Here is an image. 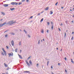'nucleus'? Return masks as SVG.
Segmentation results:
<instances>
[{
  "label": "nucleus",
  "instance_id": "nucleus-29",
  "mask_svg": "<svg viewBox=\"0 0 74 74\" xmlns=\"http://www.w3.org/2000/svg\"><path fill=\"white\" fill-rule=\"evenodd\" d=\"M41 33H44V30H43V29H42L41 31Z\"/></svg>",
  "mask_w": 74,
  "mask_h": 74
},
{
  "label": "nucleus",
  "instance_id": "nucleus-3",
  "mask_svg": "<svg viewBox=\"0 0 74 74\" xmlns=\"http://www.w3.org/2000/svg\"><path fill=\"white\" fill-rule=\"evenodd\" d=\"M25 62H26V64H27V66H29V67L30 64H29V63L27 62V60H25Z\"/></svg>",
  "mask_w": 74,
  "mask_h": 74
},
{
  "label": "nucleus",
  "instance_id": "nucleus-51",
  "mask_svg": "<svg viewBox=\"0 0 74 74\" xmlns=\"http://www.w3.org/2000/svg\"><path fill=\"white\" fill-rule=\"evenodd\" d=\"M5 74H8V72H6Z\"/></svg>",
  "mask_w": 74,
  "mask_h": 74
},
{
  "label": "nucleus",
  "instance_id": "nucleus-28",
  "mask_svg": "<svg viewBox=\"0 0 74 74\" xmlns=\"http://www.w3.org/2000/svg\"><path fill=\"white\" fill-rule=\"evenodd\" d=\"M19 45L21 46V41L19 43Z\"/></svg>",
  "mask_w": 74,
  "mask_h": 74
},
{
  "label": "nucleus",
  "instance_id": "nucleus-4",
  "mask_svg": "<svg viewBox=\"0 0 74 74\" xmlns=\"http://www.w3.org/2000/svg\"><path fill=\"white\" fill-rule=\"evenodd\" d=\"M11 43L12 46H14V41L13 40H12L11 42Z\"/></svg>",
  "mask_w": 74,
  "mask_h": 74
},
{
  "label": "nucleus",
  "instance_id": "nucleus-21",
  "mask_svg": "<svg viewBox=\"0 0 74 74\" xmlns=\"http://www.w3.org/2000/svg\"><path fill=\"white\" fill-rule=\"evenodd\" d=\"M24 32H25V33L26 34H27V32H26V30H25V29L24 30Z\"/></svg>",
  "mask_w": 74,
  "mask_h": 74
},
{
  "label": "nucleus",
  "instance_id": "nucleus-34",
  "mask_svg": "<svg viewBox=\"0 0 74 74\" xmlns=\"http://www.w3.org/2000/svg\"><path fill=\"white\" fill-rule=\"evenodd\" d=\"M27 36L28 37L30 38V35H29V34Z\"/></svg>",
  "mask_w": 74,
  "mask_h": 74
},
{
  "label": "nucleus",
  "instance_id": "nucleus-9",
  "mask_svg": "<svg viewBox=\"0 0 74 74\" xmlns=\"http://www.w3.org/2000/svg\"><path fill=\"white\" fill-rule=\"evenodd\" d=\"M10 34L11 35H15V34L13 32H11L10 33Z\"/></svg>",
  "mask_w": 74,
  "mask_h": 74
},
{
  "label": "nucleus",
  "instance_id": "nucleus-18",
  "mask_svg": "<svg viewBox=\"0 0 74 74\" xmlns=\"http://www.w3.org/2000/svg\"><path fill=\"white\" fill-rule=\"evenodd\" d=\"M38 44H40V40H39L38 41Z\"/></svg>",
  "mask_w": 74,
  "mask_h": 74
},
{
  "label": "nucleus",
  "instance_id": "nucleus-58",
  "mask_svg": "<svg viewBox=\"0 0 74 74\" xmlns=\"http://www.w3.org/2000/svg\"><path fill=\"white\" fill-rule=\"evenodd\" d=\"M56 49H57V50H58V49H58V47H57L56 48Z\"/></svg>",
  "mask_w": 74,
  "mask_h": 74
},
{
  "label": "nucleus",
  "instance_id": "nucleus-50",
  "mask_svg": "<svg viewBox=\"0 0 74 74\" xmlns=\"http://www.w3.org/2000/svg\"><path fill=\"white\" fill-rule=\"evenodd\" d=\"M32 18H33V16H31L30 17V18L31 19H32Z\"/></svg>",
  "mask_w": 74,
  "mask_h": 74
},
{
  "label": "nucleus",
  "instance_id": "nucleus-20",
  "mask_svg": "<svg viewBox=\"0 0 74 74\" xmlns=\"http://www.w3.org/2000/svg\"><path fill=\"white\" fill-rule=\"evenodd\" d=\"M18 50V49H16L15 50V52H18L17 50Z\"/></svg>",
  "mask_w": 74,
  "mask_h": 74
},
{
  "label": "nucleus",
  "instance_id": "nucleus-36",
  "mask_svg": "<svg viewBox=\"0 0 74 74\" xmlns=\"http://www.w3.org/2000/svg\"><path fill=\"white\" fill-rule=\"evenodd\" d=\"M66 35V32H65V33H64V37H65Z\"/></svg>",
  "mask_w": 74,
  "mask_h": 74
},
{
  "label": "nucleus",
  "instance_id": "nucleus-2",
  "mask_svg": "<svg viewBox=\"0 0 74 74\" xmlns=\"http://www.w3.org/2000/svg\"><path fill=\"white\" fill-rule=\"evenodd\" d=\"M8 55H9V57H10L11 56H13V53H8Z\"/></svg>",
  "mask_w": 74,
  "mask_h": 74
},
{
  "label": "nucleus",
  "instance_id": "nucleus-39",
  "mask_svg": "<svg viewBox=\"0 0 74 74\" xmlns=\"http://www.w3.org/2000/svg\"><path fill=\"white\" fill-rule=\"evenodd\" d=\"M3 26L2 25V24H0V27H2Z\"/></svg>",
  "mask_w": 74,
  "mask_h": 74
},
{
  "label": "nucleus",
  "instance_id": "nucleus-37",
  "mask_svg": "<svg viewBox=\"0 0 74 74\" xmlns=\"http://www.w3.org/2000/svg\"><path fill=\"white\" fill-rule=\"evenodd\" d=\"M64 59H65V60H67V58L66 57H65Z\"/></svg>",
  "mask_w": 74,
  "mask_h": 74
},
{
  "label": "nucleus",
  "instance_id": "nucleus-26",
  "mask_svg": "<svg viewBox=\"0 0 74 74\" xmlns=\"http://www.w3.org/2000/svg\"><path fill=\"white\" fill-rule=\"evenodd\" d=\"M30 58H31V56H30L27 59V60H29L30 59Z\"/></svg>",
  "mask_w": 74,
  "mask_h": 74
},
{
  "label": "nucleus",
  "instance_id": "nucleus-48",
  "mask_svg": "<svg viewBox=\"0 0 74 74\" xmlns=\"http://www.w3.org/2000/svg\"><path fill=\"white\" fill-rule=\"evenodd\" d=\"M26 2H29V0H26Z\"/></svg>",
  "mask_w": 74,
  "mask_h": 74
},
{
  "label": "nucleus",
  "instance_id": "nucleus-32",
  "mask_svg": "<svg viewBox=\"0 0 74 74\" xmlns=\"http://www.w3.org/2000/svg\"><path fill=\"white\" fill-rule=\"evenodd\" d=\"M49 61H47V66H48V64L49 63Z\"/></svg>",
  "mask_w": 74,
  "mask_h": 74
},
{
  "label": "nucleus",
  "instance_id": "nucleus-1",
  "mask_svg": "<svg viewBox=\"0 0 74 74\" xmlns=\"http://www.w3.org/2000/svg\"><path fill=\"white\" fill-rule=\"evenodd\" d=\"M13 21H9L7 23V24L8 25H9L10 24V25H11L12 24H13Z\"/></svg>",
  "mask_w": 74,
  "mask_h": 74
},
{
  "label": "nucleus",
  "instance_id": "nucleus-56",
  "mask_svg": "<svg viewBox=\"0 0 74 74\" xmlns=\"http://www.w3.org/2000/svg\"><path fill=\"white\" fill-rule=\"evenodd\" d=\"M43 41H45V40L44 39H43Z\"/></svg>",
  "mask_w": 74,
  "mask_h": 74
},
{
  "label": "nucleus",
  "instance_id": "nucleus-64",
  "mask_svg": "<svg viewBox=\"0 0 74 74\" xmlns=\"http://www.w3.org/2000/svg\"><path fill=\"white\" fill-rule=\"evenodd\" d=\"M70 11H72V10L70 9Z\"/></svg>",
  "mask_w": 74,
  "mask_h": 74
},
{
  "label": "nucleus",
  "instance_id": "nucleus-16",
  "mask_svg": "<svg viewBox=\"0 0 74 74\" xmlns=\"http://www.w3.org/2000/svg\"><path fill=\"white\" fill-rule=\"evenodd\" d=\"M43 20H44V18H42L40 21V22H42L43 21Z\"/></svg>",
  "mask_w": 74,
  "mask_h": 74
},
{
  "label": "nucleus",
  "instance_id": "nucleus-57",
  "mask_svg": "<svg viewBox=\"0 0 74 74\" xmlns=\"http://www.w3.org/2000/svg\"><path fill=\"white\" fill-rule=\"evenodd\" d=\"M60 25L61 26H62L63 25V24H62V23Z\"/></svg>",
  "mask_w": 74,
  "mask_h": 74
},
{
  "label": "nucleus",
  "instance_id": "nucleus-55",
  "mask_svg": "<svg viewBox=\"0 0 74 74\" xmlns=\"http://www.w3.org/2000/svg\"><path fill=\"white\" fill-rule=\"evenodd\" d=\"M73 33H74V32H72V34H73Z\"/></svg>",
  "mask_w": 74,
  "mask_h": 74
},
{
  "label": "nucleus",
  "instance_id": "nucleus-46",
  "mask_svg": "<svg viewBox=\"0 0 74 74\" xmlns=\"http://www.w3.org/2000/svg\"><path fill=\"white\" fill-rule=\"evenodd\" d=\"M16 21H15L14 22H13V24H14V23H16Z\"/></svg>",
  "mask_w": 74,
  "mask_h": 74
},
{
  "label": "nucleus",
  "instance_id": "nucleus-53",
  "mask_svg": "<svg viewBox=\"0 0 74 74\" xmlns=\"http://www.w3.org/2000/svg\"><path fill=\"white\" fill-rule=\"evenodd\" d=\"M3 51L4 53L5 52H6V51H5V50H4Z\"/></svg>",
  "mask_w": 74,
  "mask_h": 74
},
{
  "label": "nucleus",
  "instance_id": "nucleus-8",
  "mask_svg": "<svg viewBox=\"0 0 74 74\" xmlns=\"http://www.w3.org/2000/svg\"><path fill=\"white\" fill-rule=\"evenodd\" d=\"M49 10V8L48 7L46 8L45 9V10Z\"/></svg>",
  "mask_w": 74,
  "mask_h": 74
},
{
  "label": "nucleus",
  "instance_id": "nucleus-31",
  "mask_svg": "<svg viewBox=\"0 0 74 74\" xmlns=\"http://www.w3.org/2000/svg\"><path fill=\"white\" fill-rule=\"evenodd\" d=\"M9 30H7L6 31H5V32H4V33H5L6 32H8V31Z\"/></svg>",
  "mask_w": 74,
  "mask_h": 74
},
{
  "label": "nucleus",
  "instance_id": "nucleus-23",
  "mask_svg": "<svg viewBox=\"0 0 74 74\" xmlns=\"http://www.w3.org/2000/svg\"><path fill=\"white\" fill-rule=\"evenodd\" d=\"M22 4V2H19V3H18V5H21V4Z\"/></svg>",
  "mask_w": 74,
  "mask_h": 74
},
{
  "label": "nucleus",
  "instance_id": "nucleus-54",
  "mask_svg": "<svg viewBox=\"0 0 74 74\" xmlns=\"http://www.w3.org/2000/svg\"><path fill=\"white\" fill-rule=\"evenodd\" d=\"M43 12H44V11H43L42 12H41V14H42V13H43Z\"/></svg>",
  "mask_w": 74,
  "mask_h": 74
},
{
  "label": "nucleus",
  "instance_id": "nucleus-24",
  "mask_svg": "<svg viewBox=\"0 0 74 74\" xmlns=\"http://www.w3.org/2000/svg\"><path fill=\"white\" fill-rule=\"evenodd\" d=\"M53 14V12H52V11H50V14Z\"/></svg>",
  "mask_w": 74,
  "mask_h": 74
},
{
  "label": "nucleus",
  "instance_id": "nucleus-7",
  "mask_svg": "<svg viewBox=\"0 0 74 74\" xmlns=\"http://www.w3.org/2000/svg\"><path fill=\"white\" fill-rule=\"evenodd\" d=\"M18 56H19V58H20V59H23V58H22V57L21 56L19 55V54H18Z\"/></svg>",
  "mask_w": 74,
  "mask_h": 74
},
{
  "label": "nucleus",
  "instance_id": "nucleus-30",
  "mask_svg": "<svg viewBox=\"0 0 74 74\" xmlns=\"http://www.w3.org/2000/svg\"><path fill=\"white\" fill-rule=\"evenodd\" d=\"M1 53L2 55H3L4 56V53H3V52H2V53Z\"/></svg>",
  "mask_w": 74,
  "mask_h": 74
},
{
  "label": "nucleus",
  "instance_id": "nucleus-38",
  "mask_svg": "<svg viewBox=\"0 0 74 74\" xmlns=\"http://www.w3.org/2000/svg\"><path fill=\"white\" fill-rule=\"evenodd\" d=\"M9 69H10V68H9V67H8V69H6V70H9Z\"/></svg>",
  "mask_w": 74,
  "mask_h": 74
},
{
  "label": "nucleus",
  "instance_id": "nucleus-5",
  "mask_svg": "<svg viewBox=\"0 0 74 74\" xmlns=\"http://www.w3.org/2000/svg\"><path fill=\"white\" fill-rule=\"evenodd\" d=\"M3 6H4L5 7H7L8 6V4H5L3 5Z\"/></svg>",
  "mask_w": 74,
  "mask_h": 74
},
{
  "label": "nucleus",
  "instance_id": "nucleus-52",
  "mask_svg": "<svg viewBox=\"0 0 74 74\" xmlns=\"http://www.w3.org/2000/svg\"><path fill=\"white\" fill-rule=\"evenodd\" d=\"M6 47L7 48V49H8V47L7 46H6Z\"/></svg>",
  "mask_w": 74,
  "mask_h": 74
},
{
  "label": "nucleus",
  "instance_id": "nucleus-11",
  "mask_svg": "<svg viewBox=\"0 0 74 74\" xmlns=\"http://www.w3.org/2000/svg\"><path fill=\"white\" fill-rule=\"evenodd\" d=\"M15 9V8H10V10H11V11H13V10H14Z\"/></svg>",
  "mask_w": 74,
  "mask_h": 74
},
{
  "label": "nucleus",
  "instance_id": "nucleus-13",
  "mask_svg": "<svg viewBox=\"0 0 74 74\" xmlns=\"http://www.w3.org/2000/svg\"><path fill=\"white\" fill-rule=\"evenodd\" d=\"M1 14H2L3 15H5V13H4V12H1Z\"/></svg>",
  "mask_w": 74,
  "mask_h": 74
},
{
  "label": "nucleus",
  "instance_id": "nucleus-10",
  "mask_svg": "<svg viewBox=\"0 0 74 74\" xmlns=\"http://www.w3.org/2000/svg\"><path fill=\"white\" fill-rule=\"evenodd\" d=\"M11 4H12V5H15V2H11Z\"/></svg>",
  "mask_w": 74,
  "mask_h": 74
},
{
  "label": "nucleus",
  "instance_id": "nucleus-60",
  "mask_svg": "<svg viewBox=\"0 0 74 74\" xmlns=\"http://www.w3.org/2000/svg\"><path fill=\"white\" fill-rule=\"evenodd\" d=\"M61 8H62V9H63V6Z\"/></svg>",
  "mask_w": 74,
  "mask_h": 74
},
{
  "label": "nucleus",
  "instance_id": "nucleus-40",
  "mask_svg": "<svg viewBox=\"0 0 74 74\" xmlns=\"http://www.w3.org/2000/svg\"><path fill=\"white\" fill-rule=\"evenodd\" d=\"M58 2H57L55 4L56 5H57L58 4Z\"/></svg>",
  "mask_w": 74,
  "mask_h": 74
},
{
  "label": "nucleus",
  "instance_id": "nucleus-42",
  "mask_svg": "<svg viewBox=\"0 0 74 74\" xmlns=\"http://www.w3.org/2000/svg\"><path fill=\"white\" fill-rule=\"evenodd\" d=\"M47 32L48 33V32H49V30H48V29H47Z\"/></svg>",
  "mask_w": 74,
  "mask_h": 74
},
{
  "label": "nucleus",
  "instance_id": "nucleus-27",
  "mask_svg": "<svg viewBox=\"0 0 74 74\" xmlns=\"http://www.w3.org/2000/svg\"><path fill=\"white\" fill-rule=\"evenodd\" d=\"M4 54L5 56H7V53H6V52L4 53Z\"/></svg>",
  "mask_w": 74,
  "mask_h": 74
},
{
  "label": "nucleus",
  "instance_id": "nucleus-25",
  "mask_svg": "<svg viewBox=\"0 0 74 74\" xmlns=\"http://www.w3.org/2000/svg\"><path fill=\"white\" fill-rule=\"evenodd\" d=\"M5 37H8V35L7 34L5 35Z\"/></svg>",
  "mask_w": 74,
  "mask_h": 74
},
{
  "label": "nucleus",
  "instance_id": "nucleus-33",
  "mask_svg": "<svg viewBox=\"0 0 74 74\" xmlns=\"http://www.w3.org/2000/svg\"><path fill=\"white\" fill-rule=\"evenodd\" d=\"M25 1H26V0H22V2H24Z\"/></svg>",
  "mask_w": 74,
  "mask_h": 74
},
{
  "label": "nucleus",
  "instance_id": "nucleus-19",
  "mask_svg": "<svg viewBox=\"0 0 74 74\" xmlns=\"http://www.w3.org/2000/svg\"><path fill=\"white\" fill-rule=\"evenodd\" d=\"M47 25H50V23H49V22H47Z\"/></svg>",
  "mask_w": 74,
  "mask_h": 74
},
{
  "label": "nucleus",
  "instance_id": "nucleus-22",
  "mask_svg": "<svg viewBox=\"0 0 74 74\" xmlns=\"http://www.w3.org/2000/svg\"><path fill=\"white\" fill-rule=\"evenodd\" d=\"M73 39H74V37H73V36H72L71 40H73Z\"/></svg>",
  "mask_w": 74,
  "mask_h": 74
},
{
  "label": "nucleus",
  "instance_id": "nucleus-62",
  "mask_svg": "<svg viewBox=\"0 0 74 74\" xmlns=\"http://www.w3.org/2000/svg\"><path fill=\"white\" fill-rule=\"evenodd\" d=\"M60 63H58V65H60Z\"/></svg>",
  "mask_w": 74,
  "mask_h": 74
},
{
  "label": "nucleus",
  "instance_id": "nucleus-63",
  "mask_svg": "<svg viewBox=\"0 0 74 74\" xmlns=\"http://www.w3.org/2000/svg\"><path fill=\"white\" fill-rule=\"evenodd\" d=\"M3 21V19H1V21Z\"/></svg>",
  "mask_w": 74,
  "mask_h": 74
},
{
  "label": "nucleus",
  "instance_id": "nucleus-14",
  "mask_svg": "<svg viewBox=\"0 0 74 74\" xmlns=\"http://www.w3.org/2000/svg\"><path fill=\"white\" fill-rule=\"evenodd\" d=\"M7 23H3L2 24V26H4V25H5Z\"/></svg>",
  "mask_w": 74,
  "mask_h": 74
},
{
  "label": "nucleus",
  "instance_id": "nucleus-35",
  "mask_svg": "<svg viewBox=\"0 0 74 74\" xmlns=\"http://www.w3.org/2000/svg\"><path fill=\"white\" fill-rule=\"evenodd\" d=\"M25 73H30V72H29L28 71H25Z\"/></svg>",
  "mask_w": 74,
  "mask_h": 74
},
{
  "label": "nucleus",
  "instance_id": "nucleus-59",
  "mask_svg": "<svg viewBox=\"0 0 74 74\" xmlns=\"http://www.w3.org/2000/svg\"><path fill=\"white\" fill-rule=\"evenodd\" d=\"M20 53H21V52H22V50H20Z\"/></svg>",
  "mask_w": 74,
  "mask_h": 74
},
{
  "label": "nucleus",
  "instance_id": "nucleus-17",
  "mask_svg": "<svg viewBox=\"0 0 74 74\" xmlns=\"http://www.w3.org/2000/svg\"><path fill=\"white\" fill-rule=\"evenodd\" d=\"M53 29V25H51V29L52 30V29Z\"/></svg>",
  "mask_w": 74,
  "mask_h": 74
},
{
  "label": "nucleus",
  "instance_id": "nucleus-61",
  "mask_svg": "<svg viewBox=\"0 0 74 74\" xmlns=\"http://www.w3.org/2000/svg\"><path fill=\"white\" fill-rule=\"evenodd\" d=\"M51 69H53V67H52V66H51Z\"/></svg>",
  "mask_w": 74,
  "mask_h": 74
},
{
  "label": "nucleus",
  "instance_id": "nucleus-6",
  "mask_svg": "<svg viewBox=\"0 0 74 74\" xmlns=\"http://www.w3.org/2000/svg\"><path fill=\"white\" fill-rule=\"evenodd\" d=\"M29 63L30 64H31V66L33 65V63H32V60H30L29 61Z\"/></svg>",
  "mask_w": 74,
  "mask_h": 74
},
{
  "label": "nucleus",
  "instance_id": "nucleus-15",
  "mask_svg": "<svg viewBox=\"0 0 74 74\" xmlns=\"http://www.w3.org/2000/svg\"><path fill=\"white\" fill-rule=\"evenodd\" d=\"M4 65L6 67H8V65H7V64H6L5 63H4Z\"/></svg>",
  "mask_w": 74,
  "mask_h": 74
},
{
  "label": "nucleus",
  "instance_id": "nucleus-41",
  "mask_svg": "<svg viewBox=\"0 0 74 74\" xmlns=\"http://www.w3.org/2000/svg\"><path fill=\"white\" fill-rule=\"evenodd\" d=\"M36 66L38 67V64H36Z\"/></svg>",
  "mask_w": 74,
  "mask_h": 74
},
{
  "label": "nucleus",
  "instance_id": "nucleus-43",
  "mask_svg": "<svg viewBox=\"0 0 74 74\" xmlns=\"http://www.w3.org/2000/svg\"><path fill=\"white\" fill-rule=\"evenodd\" d=\"M51 25H53V22H52V21L51 22Z\"/></svg>",
  "mask_w": 74,
  "mask_h": 74
},
{
  "label": "nucleus",
  "instance_id": "nucleus-49",
  "mask_svg": "<svg viewBox=\"0 0 74 74\" xmlns=\"http://www.w3.org/2000/svg\"><path fill=\"white\" fill-rule=\"evenodd\" d=\"M40 15V13H38V15Z\"/></svg>",
  "mask_w": 74,
  "mask_h": 74
},
{
  "label": "nucleus",
  "instance_id": "nucleus-47",
  "mask_svg": "<svg viewBox=\"0 0 74 74\" xmlns=\"http://www.w3.org/2000/svg\"><path fill=\"white\" fill-rule=\"evenodd\" d=\"M71 62H72L73 63V64H74V61H71Z\"/></svg>",
  "mask_w": 74,
  "mask_h": 74
},
{
  "label": "nucleus",
  "instance_id": "nucleus-12",
  "mask_svg": "<svg viewBox=\"0 0 74 74\" xmlns=\"http://www.w3.org/2000/svg\"><path fill=\"white\" fill-rule=\"evenodd\" d=\"M18 4V3H16L15 2H14V5H17Z\"/></svg>",
  "mask_w": 74,
  "mask_h": 74
},
{
  "label": "nucleus",
  "instance_id": "nucleus-44",
  "mask_svg": "<svg viewBox=\"0 0 74 74\" xmlns=\"http://www.w3.org/2000/svg\"><path fill=\"white\" fill-rule=\"evenodd\" d=\"M58 30H59V31H61V30H60V28H58Z\"/></svg>",
  "mask_w": 74,
  "mask_h": 74
},
{
  "label": "nucleus",
  "instance_id": "nucleus-45",
  "mask_svg": "<svg viewBox=\"0 0 74 74\" xmlns=\"http://www.w3.org/2000/svg\"><path fill=\"white\" fill-rule=\"evenodd\" d=\"M65 73H67V70H66V69L65 70Z\"/></svg>",
  "mask_w": 74,
  "mask_h": 74
}]
</instances>
